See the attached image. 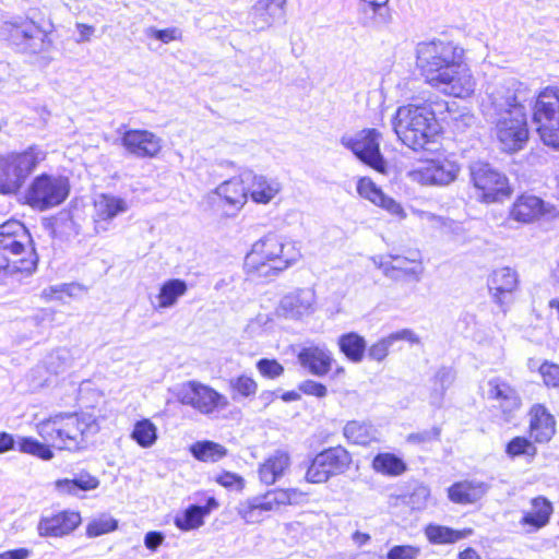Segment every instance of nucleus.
I'll return each mask as SVG.
<instances>
[{"label": "nucleus", "mask_w": 559, "mask_h": 559, "mask_svg": "<svg viewBox=\"0 0 559 559\" xmlns=\"http://www.w3.org/2000/svg\"><path fill=\"white\" fill-rule=\"evenodd\" d=\"M392 126L397 139L415 152L431 150L440 130L429 104L400 106Z\"/></svg>", "instance_id": "obj_3"}, {"label": "nucleus", "mask_w": 559, "mask_h": 559, "mask_svg": "<svg viewBox=\"0 0 559 559\" xmlns=\"http://www.w3.org/2000/svg\"><path fill=\"white\" fill-rule=\"evenodd\" d=\"M228 384L231 390L233 400H237L238 396L245 399L252 397L258 391V383L255 380L246 374L229 379Z\"/></svg>", "instance_id": "obj_49"}, {"label": "nucleus", "mask_w": 559, "mask_h": 559, "mask_svg": "<svg viewBox=\"0 0 559 559\" xmlns=\"http://www.w3.org/2000/svg\"><path fill=\"white\" fill-rule=\"evenodd\" d=\"M10 43L21 52L38 53L46 48L47 34L34 21L15 17L2 26Z\"/></svg>", "instance_id": "obj_12"}, {"label": "nucleus", "mask_w": 559, "mask_h": 559, "mask_svg": "<svg viewBox=\"0 0 559 559\" xmlns=\"http://www.w3.org/2000/svg\"><path fill=\"white\" fill-rule=\"evenodd\" d=\"M429 497L430 489L423 484H416L408 495L407 503L414 510H423L426 508Z\"/></svg>", "instance_id": "obj_52"}, {"label": "nucleus", "mask_w": 559, "mask_h": 559, "mask_svg": "<svg viewBox=\"0 0 559 559\" xmlns=\"http://www.w3.org/2000/svg\"><path fill=\"white\" fill-rule=\"evenodd\" d=\"M388 259H391V264H381L384 269L385 277L393 281H400L405 277L416 282L420 280L424 267L420 262L419 252H413L411 257L389 254Z\"/></svg>", "instance_id": "obj_25"}, {"label": "nucleus", "mask_w": 559, "mask_h": 559, "mask_svg": "<svg viewBox=\"0 0 559 559\" xmlns=\"http://www.w3.org/2000/svg\"><path fill=\"white\" fill-rule=\"evenodd\" d=\"M278 309L287 319L308 317L316 310V293L312 288L296 289L281 299Z\"/></svg>", "instance_id": "obj_21"}, {"label": "nucleus", "mask_w": 559, "mask_h": 559, "mask_svg": "<svg viewBox=\"0 0 559 559\" xmlns=\"http://www.w3.org/2000/svg\"><path fill=\"white\" fill-rule=\"evenodd\" d=\"M472 534V528L456 531L448 526L437 524H429L425 528V535L431 544H452Z\"/></svg>", "instance_id": "obj_41"}, {"label": "nucleus", "mask_w": 559, "mask_h": 559, "mask_svg": "<svg viewBox=\"0 0 559 559\" xmlns=\"http://www.w3.org/2000/svg\"><path fill=\"white\" fill-rule=\"evenodd\" d=\"M287 0H258L250 10L249 17L257 31L269 28L276 20L284 17Z\"/></svg>", "instance_id": "obj_26"}, {"label": "nucleus", "mask_w": 559, "mask_h": 559, "mask_svg": "<svg viewBox=\"0 0 559 559\" xmlns=\"http://www.w3.org/2000/svg\"><path fill=\"white\" fill-rule=\"evenodd\" d=\"M389 2L390 0H358L357 12L360 24L372 29L388 27L393 21Z\"/></svg>", "instance_id": "obj_20"}, {"label": "nucleus", "mask_w": 559, "mask_h": 559, "mask_svg": "<svg viewBox=\"0 0 559 559\" xmlns=\"http://www.w3.org/2000/svg\"><path fill=\"white\" fill-rule=\"evenodd\" d=\"M40 438L59 450L85 448L90 435L98 431L96 419L86 413H59L36 425Z\"/></svg>", "instance_id": "obj_2"}, {"label": "nucleus", "mask_w": 559, "mask_h": 559, "mask_svg": "<svg viewBox=\"0 0 559 559\" xmlns=\"http://www.w3.org/2000/svg\"><path fill=\"white\" fill-rule=\"evenodd\" d=\"M95 224L96 229H108V224L119 214L126 213L129 210L128 202L112 194H100L95 199Z\"/></svg>", "instance_id": "obj_27"}, {"label": "nucleus", "mask_w": 559, "mask_h": 559, "mask_svg": "<svg viewBox=\"0 0 559 559\" xmlns=\"http://www.w3.org/2000/svg\"><path fill=\"white\" fill-rule=\"evenodd\" d=\"M302 496V492L297 489L270 490L264 495L240 502L237 512L246 523L257 524L264 521L271 512L280 510L281 507L298 503Z\"/></svg>", "instance_id": "obj_10"}, {"label": "nucleus", "mask_w": 559, "mask_h": 559, "mask_svg": "<svg viewBox=\"0 0 559 559\" xmlns=\"http://www.w3.org/2000/svg\"><path fill=\"white\" fill-rule=\"evenodd\" d=\"M460 173L456 162L449 158L432 159L419 171V180L424 185L447 186L453 182Z\"/></svg>", "instance_id": "obj_23"}, {"label": "nucleus", "mask_w": 559, "mask_h": 559, "mask_svg": "<svg viewBox=\"0 0 559 559\" xmlns=\"http://www.w3.org/2000/svg\"><path fill=\"white\" fill-rule=\"evenodd\" d=\"M506 453L510 457L522 455L534 457L537 454V448L525 437H514L507 443Z\"/></svg>", "instance_id": "obj_51"}, {"label": "nucleus", "mask_w": 559, "mask_h": 559, "mask_svg": "<svg viewBox=\"0 0 559 559\" xmlns=\"http://www.w3.org/2000/svg\"><path fill=\"white\" fill-rule=\"evenodd\" d=\"M551 512V503L546 498L537 497L532 500V510L522 518L521 523L538 530L548 523Z\"/></svg>", "instance_id": "obj_43"}, {"label": "nucleus", "mask_w": 559, "mask_h": 559, "mask_svg": "<svg viewBox=\"0 0 559 559\" xmlns=\"http://www.w3.org/2000/svg\"><path fill=\"white\" fill-rule=\"evenodd\" d=\"M513 115L489 121L496 124V135L506 152L522 150L528 140L526 110L513 109Z\"/></svg>", "instance_id": "obj_17"}, {"label": "nucleus", "mask_w": 559, "mask_h": 559, "mask_svg": "<svg viewBox=\"0 0 559 559\" xmlns=\"http://www.w3.org/2000/svg\"><path fill=\"white\" fill-rule=\"evenodd\" d=\"M47 442L41 443L35 438L23 437L17 441L19 451L48 461L53 457V452Z\"/></svg>", "instance_id": "obj_48"}, {"label": "nucleus", "mask_w": 559, "mask_h": 559, "mask_svg": "<svg viewBox=\"0 0 559 559\" xmlns=\"http://www.w3.org/2000/svg\"><path fill=\"white\" fill-rule=\"evenodd\" d=\"M290 466V456L286 451L276 450L260 464L258 474L261 483L270 486L283 477Z\"/></svg>", "instance_id": "obj_35"}, {"label": "nucleus", "mask_w": 559, "mask_h": 559, "mask_svg": "<svg viewBox=\"0 0 559 559\" xmlns=\"http://www.w3.org/2000/svg\"><path fill=\"white\" fill-rule=\"evenodd\" d=\"M31 551L26 548H17L0 554V559H27Z\"/></svg>", "instance_id": "obj_62"}, {"label": "nucleus", "mask_w": 559, "mask_h": 559, "mask_svg": "<svg viewBox=\"0 0 559 559\" xmlns=\"http://www.w3.org/2000/svg\"><path fill=\"white\" fill-rule=\"evenodd\" d=\"M192 455L202 462H217L227 454V450L213 441H199L191 445Z\"/></svg>", "instance_id": "obj_47"}, {"label": "nucleus", "mask_w": 559, "mask_h": 559, "mask_svg": "<svg viewBox=\"0 0 559 559\" xmlns=\"http://www.w3.org/2000/svg\"><path fill=\"white\" fill-rule=\"evenodd\" d=\"M372 468L382 475L385 476H400L406 469V463L394 453H379L372 460Z\"/></svg>", "instance_id": "obj_44"}, {"label": "nucleus", "mask_w": 559, "mask_h": 559, "mask_svg": "<svg viewBox=\"0 0 559 559\" xmlns=\"http://www.w3.org/2000/svg\"><path fill=\"white\" fill-rule=\"evenodd\" d=\"M471 178L477 198L486 203L501 201L509 197L511 190L507 177L483 162L473 163L469 167Z\"/></svg>", "instance_id": "obj_14"}, {"label": "nucleus", "mask_w": 559, "mask_h": 559, "mask_svg": "<svg viewBox=\"0 0 559 559\" xmlns=\"http://www.w3.org/2000/svg\"><path fill=\"white\" fill-rule=\"evenodd\" d=\"M352 463L350 453L343 447H332L318 453L306 472L308 483L322 484L345 473Z\"/></svg>", "instance_id": "obj_13"}, {"label": "nucleus", "mask_w": 559, "mask_h": 559, "mask_svg": "<svg viewBox=\"0 0 559 559\" xmlns=\"http://www.w3.org/2000/svg\"><path fill=\"white\" fill-rule=\"evenodd\" d=\"M131 439L141 448L153 447L157 440V427L150 419H141L134 424Z\"/></svg>", "instance_id": "obj_46"}, {"label": "nucleus", "mask_w": 559, "mask_h": 559, "mask_svg": "<svg viewBox=\"0 0 559 559\" xmlns=\"http://www.w3.org/2000/svg\"><path fill=\"white\" fill-rule=\"evenodd\" d=\"M533 121L545 145L559 150V90L546 87L535 94Z\"/></svg>", "instance_id": "obj_9"}, {"label": "nucleus", "mask_w": 559, "mask_h": 559, "mask_svg": "<svg viewBox=\"0 0 559 559\" xmlns=\"http://www.w3.org/2000/svg\"><path fill=\"white\" fill-rule=\"evenodd\" d=\"M489 487L487 483L475 479L457 481L448 489V497L454 503L471 504L480 500Z\"/></svg>", "instance_id": "obj_34"}, {"label": "nucleus", "mask_w": 559, "mask_h": 559, "mask_svg": "<svg viewBox=\"0 0 559 559\" xmlns=\"http://www.w3.org/2000/svg\"><path fill=\"white\" fill-rule=\"evenodd\" d=\"M15 440L12 435L8 432H0V454L13 450Z\"/></svg>", "instance_id": "obj_63"}, {"label": "nucleus", "mask_w": 559, "mask_h": 559, "mask_svg": "<svg viewBox=\"0 0 559 559\" xmlns=\"http://www.w3.org/2000/svg\"><path fill=\"white\" fill-rule=\"evenodd\" d=\"M70 193L69 178L41 173L35 176L24 192V202L37 211H47L63 203Z\"/></svg>", "instance_id": "obj_8"}, {"label": "nucleus", "mask_w": 559, "mask_h": 559, "mask_svg": "<svg viewBox=\"0 0 559 559\" xmlns=\"http://www.w3.org/2000/svg\"><path fill=\"white\" fill-rule=\"evenodd\" d=\"M399 341L419 343V337L409 329H403L389 334L373 343L366 353L370 360L382 362L389 355L390 348Z\"/></svg>", "instance_id": "obj_36"}, {"label": "nucleus", "mask_w": 559, "mask_h": 559, "mask_svg": "<svg viewBox=\"0 0 559 559\" xmlns=\"http://www.w3.org/2000/svg\"><path fill=\"white\" fill-rule=\"evenodd\" d=\"M463 56L464 49L451 40L433 38L416 46L417 67L427 83Z\"/></svg>", "instance_id": "obj_7"}, {"label": "nucleus", "mask_w": 559, "mask_h": 559, "mask_svg": "<svg viewBox=\"0 0 559 559\" xmlns=\"http://www.w3.org/2000/svg\"><path fill=\"white\" fill-rule=\"evenodd\" d=\"M358 194L369 200L377 206H380L388 211L390 214L404 217V210L400 203L392 198L385 195L382 190L368 177H362L357 182Z\"/></svg>", "instance_id": "obj_29"}, {"label": "nucleus", "mask_w": 559, "mask_h": 559, "mask_svg": "<svg viewBox=\"0 0 559 559\" xmlns=\"http://www.w3.org/2000/svg\"><path fill=\"white\" fill-rule=\"evenodd\" d=\"M420 554L419 548L409 546V545H402V546H394L391 548L386 555L388 559H416Z\"/></svg>", "instance_id": "obj_56"}, {"label": "nucleus", "mask_w": 559, "mask_h": 559, "mask_svg": "<svg viewBox=\"0 0 559 559\" xmlns=\"http://www.w3.org/2000/svg\"><path fill=\"white\" fill-rule=\"evenodd\" d=\"M76 28L80 32V38L76 40L78 43L88 41L90 37L94 33V27L91 25L79 23Z\"/></svg>", "instance_id": "obj_64"}, {"label": "nucleus", "mask_w": 559, "mask_h": 559, "mask_svg": "<svg viewBox=\"0 0 559 559\" xmlns=\"http://www.w3.org/2000/svg\"><path fill=\"white\" fill-rule=\"evenodd\" d=\"M213 197L219 198L225 204L229 205L234 210L230 215H235L243 207L248 199L243 174L240 178H233L222 182L210 194V198Z\"/></svg>", "instance_id": "obj_28"}, {"label": "nucleus", "mask_w": 559, "mask_h": 559, "mask_svg": "<svg viewBox=\"0 0 559 559\" xmlns=\"http://www.w3.org/2000/svg\"><path fill=\"white\" fill-rule=\"evenodd\" d=\"M117 528V522L112 519L94 521L88 524L86 533L90 537H96Z\"/></svg>", "instance_id": "obj_55"}, {"label": "nucleus", "mask_w": 559, "mask_h": 559, "mask_svg": "<svg viewBox=\"0 0 559 559\" xmlns=\"http://www.w3.org/2000/svg\"><path fill=\"white\" fill-rule=\"evenodd\" d=\"M547 204L532 194L520 195L511 209V217L521 223H532L548 213Z\"/></svg>", "instance_id": "obj_33"}, {"label": "nucleus", "mask_w": 559, "mask_h": 559, "mask_svg": "<svg viewBox=\"0 0 559 559\" xmlns=\"http://www.w3.org/2000/svg\"><path fill=\"white\" fill-rule=\"evenodd\" d=\"M257 369L267 379H276L284 373V367L276 359L261 358L257 361Z\"/></svg>", "instance_id": "obj_53"}, {"label": "nucleus", "mask_w": 559, "mask_h": 559, "mask_svg": "<svg viewBox=\"0 0 559 559\" xmlns=\"http://www.w3.org/2000/svg\"><path fill=\"white\" fill-rule=\"evenodd\" d=\"M80 523V513L62 511L50 516H43L37 524V532L41 537H62L73 532Z\"/></svg>", "instance_id": "obj_24"}, {"label": "nucleus", "mask_w": 559, "mask_h": 559, "mask_svg": "<svg viewBox=\"0 0 559 559\" xmlns=\"http://www.w3.org/2000/svg\"><path fill=\"white\" fill-rule=\"evenodd\" d=\"M147 36L154 37L157 40H160L162 43L168 44L173 40H177L181 37V32L176 28H166V29H156L154 27H150L146 31Z\"/></svg>", "instance_id": "obj_57"}, {"label": "nucleus", "mask_w": 559, "mask_h": 559, "mask_svg": "<svg viewBox=\"0 0 559 559\" xmlns=\"http://www.w3.org/2000/svg\"><path fill=\"white\" fill-rule=\"evenodd\" d=\"M337 345L341 353H343L349 361L354 364L362 361L367 350V342L364 336L356 332H348L338 337Z\"/></svg>", "instance_id": "obj_38"}, {"label": "nucleus", "mask_w": 559, "mask_h": 559, "mask_svg": "<svg viewBox=\"0 0 559 559\" xmlns=\"http://www.w3.org/2000/svg\"><path fill=\"white\" fill-rule=\"evenodd\" d=\"M299 364L314 376H325L332 367L333 357L324 347L310 346L302 348L297 355Z\"/></svg>", "instance_id": "obj_32"}, {"label": "nucleus", "mask_w": 559, "mask_h": 559, "mask_svg": "<svg viewBox=\"0 0 559 559\" xmlns=\"http://www.w3.org/2000/svg\"><path fill=\"white\" fill-rule=\"evenodd\" d=\"M56 489L61 493L78 495L80 491L94 490L99 486V479L86 471L74 473L72 478L58 479Z\"/></svg>", "instance_id": "obj_37"}, {"label": "nucleus", "mask_w": 559, "mask_h": 559, "mask_svg": "<svg viewBox=\"0 0 559 559\" xmlns=\"http://www.w3.org/2000/svg\"><path fill=\"white\" fill-rule=\"evenodd\" d=\"M164 536L159 532H148L144 537V545L150 550H156L163 543Z\"/></svg>", "instance_id": "obj_61"}, {"label": "nucleus", "mask_w": 559, "mask_h": 559, "mask_svg": "<svg viewBox=\"0 0 559 559\" xmlns=\"http://www.w3.org/2000/svg\"><path fill=\"white\" fill-rule=\"evenodd\" d=\"M488 397L499 402V408L507 416L521 407V399L507 381L497 377L488 381Z\"/></svg>", "instance_id": "obj_31"}, {"label": "nucleus", "mask_w": 559, "mask_h": 559, "mask_svg": "<svg viewBox=\"0 0 559 559\" xmlns=\"http://www.w3.org/2000/svg\"><path fill=\"white\" fill-rule=\"evenodd\" d=\"M531 437L537 443H547L556 432L555 417L540 404H536L530 412Z\"/></svg>", "instance_id": "obj_30"}, {"label": "nucleus", "mask_w": 559, "mask_h": 559, "mask_svg": "<svg viewBox=\"0 0 559 559\" xmlns=\"http://www.w3.org/2000/svg\"><path fill=\"white\" fill-rule=\"evenodd\" d=\"M248 197L254 203L269 204L282 191V183L275 177H267L252 171L243 173Z\"/></svg>", "instance_id": "obj_22"}, {"label": "nucleus", "mask_w": 559, "mask_h": 559, "mask_svg": "<svg viewBox=\"0 0 559 559\" xmlns=\"http://www.w3.org/2000/svg\"><path fill=\"white\" fill-rule=\"evenodd\" d=\"M124 127L118 129L121 133L120 143L123 148L136 158H154L163 147V140L155 133L142 129H128Z\"/></svg>", "instance_id": "obj_18"}, {"label": "nucleus", "mask_w": 559, "mask_h": 559, "mask_svg": "<svg viewBox=\"0 0 559 559\" xmlns=\"http://www.w3.org/2000/svg\"><path fill=\"white\" fill-rule=\"evenodd\" d=\"M72 356L68 348H58L46 358L47 370L53 374H59L70 368Z\"/></svg>", "instance_id": "obj_50"}, {"label": "nucleus", "mask_w": 559, "mask_h": 559, "mask_svg": "<svg viewBox=\"0 0 559 559\" xmlns=\"http://www.w3.org/2000/svg\"><path fill=\"white\" fill-rule=\"evenodd\" d=\"M216 481L226 488L241 489L243 480L240 476L234 473L224 472L216 477Z\"/></svg>", "instance_id": "obj_59"}, {"label": "nucleus", "mask_w": 559, "mask_h": 559, "mask_svg": "<svg viewBox=\"0 0 559 559\" xmlns=\"http://www.w3.org/2000/svg\"><path fill=\"white\" fill-rule=\"evenodd\" d=\"M428 84L448 95L464 98L474 93L476 81L463 56Z\"/></svg>", "instance_id": "obj_16"}, {"label": "nucleus", "mask_w": 559, "mask_h": 559, "mask_svg": "<svg viewBox=\"0 0 559 559\" xmlns=\"http://www.w3.org/2000/svg\"><path fill=\"white\" fill-rule=\"evenodd\" d=\"M539 372L547 386L559 388V366L545 361L539 367Z\"/></svg>", "instance_id": "obj_54"}, {"label": "nucleus", "mask_w": 559, "mask_h": 559, "mask_svg": "<svg viewBox=\"0 0 559 559\" xmlns=\"http://www.w3.org/2000/svg\"><path fill=\"white\" fill-rule=\"evenodd\" d=\"M344 437L352 443L368 445L377 440V430L367 421L350 420L343 429Z\"/></svg>", "instance_id": "obj_39"}, {"label": "nucleus", "mask_w": 559, "mask_h": 559, "mask_svg": "<svg viewBox=\"0 0 559 559\" xmlns=\"http://www.w3.org/2000/svg\"><path fill=\"white\" fill-rule=\"evenodd\" d=\"M175 396L180 404L190 406L202 415H211L229 406V401L224 394L197 380L177 385Z\"/></svg>", "instance_id": "obj_11"}, {"label": "nucleus", "mask_w": 559, "mask_h": 559, "mask_svg": "<svg viewBox=\"0 0 559 559\" xmlns=\"http://www.w3.org/2000/svg\"><path fill=\"white\" fill-rule=\"evenodd\" d=\"M519 275L515 270L504 266L495 270L488 278V288L493 301L506 311L512 300V294L518 288Z\"/></svg>", "instance_id": "obj_19"}, {"label": "nucleus", "mask_w": 559, "mask_h": 559, "mask_svg": "<svg viewBox=\"0 0 559 559\" xmlns=\"http://www.w3.org/2000/svg\"><path fill=\"white\" fill-rule=\"evenodd\" d=\"M299 391L306 395H312L319 399L325 397L328 394V389L324 384L319 383L313 380H305L299 386Z\"/></svg>", "instance_id": "obj_58"}, {"label": "nucleus", "mask_w": 559, "mask_h": 559, "mask_svg": "<svg viewBox=\"0 0 559 559\" xmlns=\"http://www.w3.org/2000/svg\"><path fill=\"white\" fill-rule=\"evenodd\" d=\"M73 284H60L50 286L48 288H45L43 290V297L46 300H53L59 298V294L64 293L69 296L72 295Z\"/></svg>", "instance_id": "obj_60"}, {"label": "nucleus", "mask_w": 559, "mask_h": 559, "mask_svg": "<svg viewBox=\"0 0 559 559\" xmlns=\"http://www.w3.org/2000/svg\"><path fill=\"white\" fill-rule=\"evenodd\" d=\"M301 258L295 242L274 233L257 240L245 258V270L252 277L272 280Z\"/></svg>", "instance_id": "obj_1"}, {"label": "nucleus", "mask_w": 559, "mask_h": 559, "mask_svg": "<svg viewBox=\"0 0 559 559\" xmlns=\"http://www.w3.org/2000/svg\"><path fill=\"white\" fill-rule=\"evenodd\" d=\"M535 92L514 78L502 79L488 84L483 112L487 120L513 115V109L526 110L532 105Z\"/></svg>", "instance_id": "obj_5"}, {"label": "nucleus", "mask_w": 559, "mask_h": 559, "mask_svg": "<svg viewBox=\"0 0 559 559\" xmlns=\"http://www.w3.org/2000/svg\"><path fill=\"white\" fill-rule=\"evenodd\" d=\"M188 290V285L183 280L171 278L166 281L157 295V308L166 309L174 307L178 299Z\"/></svg>", "instance_id": "obj_42"}, {"label": "nucleus", "mask_w": 559, "mask_h": 559, "mask_svg": "<svg viewBox=\"0 0 559 559\" xmlns=\"http://www.w3.org/2000/svg\"><path fill=\"white\" fill-rule=\"evenodd\" d=\"M46 157L47 152L36 144L0 154V194H17Z\"/></svg>", "instance_id": "obj_6"}, {"label": "nucleus", "mask_w": 559, "mask_h": 559, "mask_svg": "<svg viewBox=\"0 0 559 559\" xmlns=\"http://www.w3.org/2000/svg\"><path fill=\"white\" fill-rule=\"evenodd\" d=\"M455 380V372L450 367H441L437 370L432 378V388L429 402L431 405L440 407L447 390Z\"/></svg>", "instance_id": "obj_40"}, {"label": "nucleus", "mask_w": 559, "mask_h": 559, "mask_svg": "<svg viewBox=\"0 0 559 559\" xmlns=\"http://www.w3.org/2000/svg\"><path fill=\"white\" fill-rule=\"evenodd\" d=\"M207 514L209 508L191 504L175 516L174 523L181 531H192L203 525L204 516Z\"/></svg>", "instance_id": "obj_45"}, {"label": "nucleus", "mask_w": 559, "mask_h": 559, "mask_svg": "<svg viewBox=\"0 0 559 559\" xmlns=\"http://www.w3.org/2000/svg\"><path fill=\"white\" fill-rule=\"evenodd\" d=\"M38 257L26 227L11 219L0 225V274H32Z\"/></svg>", "instance_id": "obj_4"}, {"label": "nucleus", "mask_w": 559, "mask_h": 559, "mask_svg": "<svg viewBox=\"0 0 559 559\" xmlns=\"http://www.w3.org/2000/svg\"><path fill=\"white\" fill-rule=\"evenodd\" d=\"M380 139L381 134L376 129H365L354 136H343L341 143L360 162L378 173L385 174L386 162L380 152Z\"/></svg>", "instance_id": "obj_15"}]
</instances>
